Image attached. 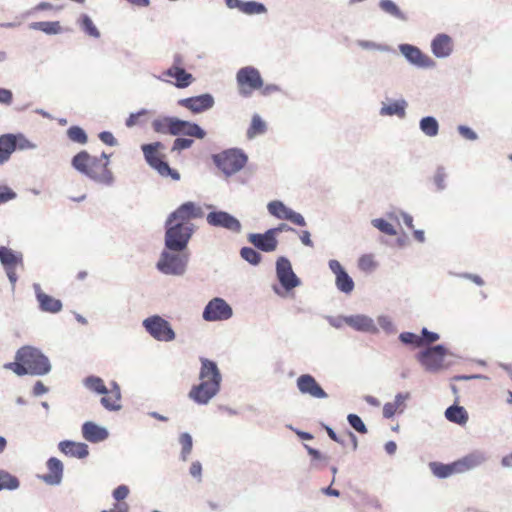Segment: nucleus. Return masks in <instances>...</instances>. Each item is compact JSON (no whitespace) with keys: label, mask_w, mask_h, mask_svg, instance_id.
Returning <instances> with one entry per match:
<instances>
[{"label":"nucleus","mask_w":512,"mask_h":512,"mask_svg":"<svg viewBox=\"0 0 512 512\" xmlns=\"http://www.w3.org/2000/svg\"><path fill=\"white\" fill-rule=\"evenodd\" d=\"M200 383L194 385L189 397L198 404H207L220 389L221 374L215 362L201 358Z\"/></svg>","instance_id":"obj_1"},{"label":"nucleus","mask_w":512,"mask_h":512,"mask_svg":"<svg viewBox=\"0 0 512 512\" xmlns=\"http://www.w3.org/2000/svg\"><path fill=\"white\" fill-rule=\"evenodd\" d=\"M4 368L13 371L18 376L44 375L50 371V363L39 350L25 346L17 351L15 361L6 363Z\"/></svg>","instance_id":"obj_2"},{"label":"nucleus","mask_w":512,"mask_h":512,"mask_svg":"<svg viewBox=\"0 0 512 512\" xmlns=\"http://www.w3.org/2000/svg\"><path fill=\"white\" fill-rule=\"evenodd\" d=\"M72 166L80 173L101 183L110 184L113 180L112 172L109 170V156L101 153L100 156H93L83 150L72 158Z\"/></svg>","instance_id":"obj_3"},{"label":"nucleus","mask_w":512,"mask_h":512,"mask_svg":"<svg viewBox=\"0 0 512 512\" xmlns=\"http://www.w3.org/2000/svg\"><path fill=\"white\" fill-rule=\"evenodd\" d=\"M152 128L159 134L186 135L197 139H203L206 136V132L196 123L170 116H160L154 119Z\"/></svg>","instance_id":"obj_4"},{"label":"nucleus","mask_w":512,"mask_h":512,"mask_svg":"<svg viewBox=\"0 0 512 512\" xmlns=\"http://www.w3.org/2000/svg\"><path fill=\"white\" fill-rule=\"evenodd\" d=\"M164 148V144L158 141L150 144H143L141 147L146 162L161 176H170L173 180H179L180 174L176 170L170 168L169 164L165 161V154L163 153Z\"/></svg>","instance_id":"obj_5"},{"label":"nucleus","mask_w":512,"mask_h":512,"mask_svg":"<svg viewBox=\"0 0 512 512\" xmlns=\"http://www.w3.org/2000/svg\"><path fill=\"white\" fill-rule=\"evenodd\" d=\"M216 166L227 176L240 171L247 162V156L238 149H229L213 157Z\"/></svg>","instance_id":"obj_6"},{"label":"nucleus","mask_w":512,"mask_h":512,"mask_svg":"<svg viewBox=\"0 0 512 512\" xmlns=\"http://www.w3.org/2000/svg\"><path fill=\"white\" fill-rule=\"evenodd\" d=\"M448 354L449 352L444 345L437 344L421 350L416 355V359L426 371L436 373L443 368L444 359Z\"/></svg>","instance_id":"obj_7"},{"label":"nucleus","mask_w":512,"mask_h":512,"mask_svg":"<svg viewBox=\"0 0 512 512\" xmlns=\"http://www.w3.org/2000/svg\"><path fill=\"white\" fill-rule=\"evenodd\" d=\"M165 245L169 250L182 251L187 247V244L193 233V225H182L172 223L166 224Z\"/></svg>","instance_id":"obj_8"},{"label":"nucleus","mask_w":512,"mask_h":512,"mask_svg":"<svg viewBox=\"0 0 512 512\" xmlns=\"http://www.w3.org/2000/svg\"><path fill=\"white\" fill-rule=\"evenodd\" d=\"M239 93L244 96H250L255 90L263 86V80L259 71L251 66L241 68L236 75Z\"/></svg>","instance_id":"obj_9"},{"label":"nucleus","mask_w":512,"mask_h":512,"mask_svg":"<svg viewBox=\"0 0 512 512\" xmlns=\"http://www.w3.org/2000/svg\"><path fill=\"white\" fill-rule=\"evenodd\" d=\"M398 50L410 65L418 69H433L436 67V62L415 45L402 43L398 45Z\"/></svg>","instance_id":"obj_10"},{"label":"nucleus","mask_w":512,"mask_h":512,"mask_svg":"<svg viewBox=\"0 0 512 512\" xmlns=\"http://www.w3.org/2000/svg\"><path fill=\"white\" fill-rule=\"evenodd\" d=\"M143 326L158 341L169 342L175 339V332L169 322L158 315L146 318L143 321Z\"/></svg>","instance_id":"obj_11"},{"label":"nucleus","mask_w":512,"mask_h":512,"mask_svg":"<svg viewBox=\"0 0 512 512\" xmlns=\"http://www.w3.org/2000/svg\"><path fill=\"white\" fill-rule=\"evenodd\" d=\"M0 262L4 267L9 281L12 286H15L18 276L16 271L18 268L23 269V254L21 252L13 251L12 249L1 246L0 247Z\"/></svg>","instance_id":"obj_12"},{"label":"nucleus","mask_w":512,"mask_h":512,"mask_svg":"<svg viewBox=\"0 0 512 512\" xmlns=\"http://www.w3.org/2000/svg\"><path fill=\"white\" fill-rule=\"evenodd\" d=\"M328 267L334 275L336 289L344 295H350L355 289V282L344 266L335 259L328 262Z\"/></svg>","instance_id":"obj_13"},{"label":"nucleus","mask_w":512,"mask_h":512,"mask_svg":"<svg viewBox=\"0 0 512 512\" xmlns=\"http://www.w3.org/2000/svg\"><path fill=\"white\" fill-rule=\"evenodd\" d=\"M187 265V256L163 252L157 263V268L165 274L182 275Z\"/></svg>","instance_id":"obj_14"},{"label":"nucleus","mask_w":512,"mask_h":512,"mask_svg":"<svg viewBox=\"0 0 512 512\" xmlns=\"http://www.w3.org/2000/svg\"><path fill=\"white\" fill-rule=\"evenodd\" d=\"M203 211L200 206L193 202H186L178 207L168 218L167 225L172 223L182 225H192L190 221L192 219L201 218Z\"/></svg>","instance_id":"obj_15"},{"label":"nucleus","mask_w":512,"mask_h":512,"mask_svg":"<svg viewBox=\"0 0 512 512\" xmlns=\"http://www.w3.org/2000/svg\"><path fill=\"white\" fill-rule=\"evenodd\" d=\"M276 275L286 291H290L300 285V280L294 273L291 262L286 257L281 256L277 259Z\"/></svg>","instance_id":"obj_16"},{"label":"nucleus","mask_w":512,"mask_h":512,"mask_svg":"<svg viewBox=\"0 0 512 512\" xmlns=\"http://www.w3.org/2000/svg\"><path fill=\"white\" fill-rule=\"evenodd\" d=\"M232 316V308L222 298H213L208 302L204 311L203 318L206 321H223Z\"/></svg>","instance_id":"obj_17"},{"label":"nucleus","mask_w":512,"mask_h":512,"mask_svg":"<svg viewBox=\"0 0 512 512\" xmlns=\"http://www.w3.org/2000/svg\"><path fill=\"white\" fill-rule=\"evenodd\" d=\"M183 58L181 55L177 54L174 56L173 65L164 71L163 75L174 78V85L178 88H186L188 87L194 80L191 73L186 72L183 67Z\"/></svg>","instance_id":"obj_18"},{"label":"nucleus","mask_w":512,"mask_h":512,"mask_svg":"<svg viewBox=\"0 0 512 512\" xmlns=\"http://www.w3.org/2000/svg\"><path fill=\"white\" fill-rule=\"evenodd\" d=\"M267 208L269 213L278 219L288 220L298 226H305L303 216L286 207L281 201H272L268 204Z\"/></svg>","instance_id":"obj_19"},{"label":"nucleus","mask_w":512,"mask_h":512,"mask_svg":"<svg viewBox=\"0 0 512 512\" xmlns=\"http://www.w3.org/2000/svg\"><path fill=\"white\" fill-rule=\"evenodd\" d=\"M206 219L208 224L214 227H222L233 232H239L241 230L240 222L224 211L210 212Z\"/></svg>","instance_id":"obj_20"},{"label":"nucleus","mask_w":512,"mask_h":512,"mask_svg":"<svg viewBox=\"0 0 512 512\" xmlns=\"http://www.w3.org/2000/svg\"><path fill=\"white\" fill-rule=\"evenodd\" d=\"M248 241L257 249L264 252H273L277 249L278 240L275 230H267L265 233H254L248 236Z\"/></svg>","instance_id":"obj_21"},{"label":"nucleus","mask_w":512,"mask_h":512,"mask_svg":"<svg viewBox=\"0 0 512 512\" xmlns=\"http://www.w3.org/2000/svg\"><path fill=\"white\" fill-rule=\"evenodd\" d=\"M487 460L488 456L486 452L482 450H474L464 457L456 460L458 472L461 474L473 470L486 463Z\"/></svg>","instance_id":"obj_22"},{"label":"nucleus","mask_w":512,"mask_h":512,"mask_svg":"<svg viewBox=\"0 0 512 512\" xmlns=\"http://www.w3.org/2000/svg\"><path fill=\"white\" fill-rule=\"evenodd\" d=\"M431 51L436 58L444 59L453 52V40L446 33H438L431 41Z\"/></svg>","instance_id":"obj_23"},{"label":"nucleus","mask_w":512,"mask_h":512,"mask_svg":"<svg viewBox=\"0 0 512 512\" xmlns=\"http://www.w3.org/2000/svg\"><path fill=\"white\" fill-rule=\"evenodd\" d=\"M346 324L358 332L370 334H377L379 332L374 320L365 314L347 316Z\"/></svg>","instance_id":"obj_24"},{"label":"nucleus","mask_w":512,"mask_h":512,"mask_svg":"<svg viewBox=\"0 0 512 512\" xmlns=\"http://www.w3.org/2000/svg\"><path fill=\"white\" fill-rule=\"evenodd\" d=\"M178 104L187 108L193 113H201L213 106L214 99L210 94H203L195 97L181 99L179 100Z\"/></svg>","instance_id":"obj_25"},{"label":"nucleus","mask_w":512,"mask_h":512,"mask_svg":"<svg viewBox=\"0 0 512 512\" xmlns=\"http://www.w3.org/2000/svg\"><path fill=\"white\" fill-rule=\"evenodd\" d=\"M34 288L41 311L55 314L62 310L63 305L59 299L43 292L38 284L34 285Z\"/></svg>","instance_id":"obj_26"},{"label":"nucleus","mask_w":512,"mask_h":512,"mask_svg":"<svg viewBox=\"0 0 512 512\" xmlns=\"http://www.w3.org/2000/svg\"><path fill=\"white\" fill-rule=\"evenodd\" d=\"M82 436L91 443H99L106 440L109 436L108 431L92 421H87L82 425Z\"/></svg>","instance_id":"obj_27"},{"label":"nucleus","mask_w":512,"mask_h":512,"mask_svg":"<svg viewBox=\"0 0 512 512\" xmlns=\"http://www.w3.org/2000/svg\"><path fill=\"white\" fill-rule=\"evenodd\" d=\"M58 448L65 455L79 459H83L89 454L87 444L82 442L64 440L59 443Z\"/></svg>","instance_id":"obj_28"},{"label":"nucleus","mask_w":512,"mask_h":512,"mask_svg":"<svg viewBox=\"0 0 512 512\" xmlns=\"http://www.w3.org/2000/svg\"><path fill=\"white\" fill-rule=\"evenodd\" d=\"M104 396L101 398V404L111 411L121 408V392L118 384L113 382L111 388H106V392L102 393Z\"/></svg>","instance_id":"obj_29"},{"label":"nucleus","mask_w":512,"mask_h":512,"mask_svg":"<svg viewBox=\"0 0 512 512\" xmlns=\"http://www.w3.org/2000/svg\"><path fill=\"white\" fill-rule=\"evenodd\" d=\"M410 398V393H397L393 402H387L383 406V417L392 418L397 412L402 413L406 407V401Z\"/></svg>","instance_id":"obj_30"},{"label":"nucleus","mask_w":512,"mask_h":512,"mask_svg":"<svg viewBox=\"0 0 512 512\" xmlns=\"http://www.w3.org/2000/svg\"><path fill=\"white\" fill-rule=\"evenodd\" d=\"M47 469L48 473L45 474L42 479L50 485H56L61 482L62 475H63V464L62 462L55 458L51 457L47 461Z\"/></svg>","instance_id":"obj_31"},{"label":"nucleus","mask_w":512,"mask_h":512,"mask_svg":"<svg viewBox=\"0 0 512 512\" xmlns=\"http://www.w3.org/2000/svg\"><path fill=\"white\" fill-rule=\"evenodd\" d=\"M407 106H408V103L404 98L395 100L390 104H385L384 102H382L381 108L379 110V115L380 116H397L402 119L406 116Z\"/></svg>","instance_id":"obj_32"},{"label":"nucleus","mask_w":512,"mask_h":512,"mask_svg":"<svg viewBox=\"0 0 512 512\" xmlns=\"http://www.w3.org/2000/svg\"><path fill=\"white\" fill-rule=\"evenodd\" d=\"M17 148L16 135L4 134L0 136V164L8 161Z\"/></svg>","instance_id":"obj_33"},{"label":"nucleus","mask_w":512,"mask_h":512,"mask_svg":"<svg viewBox=\"0 0 512 512\" xmlns=\"http://www.w3.org/2000/svg\"><path fill=\"white\" fill-rule=\"evenodd\" d=\"M429 468L434 476L440 479H445L453 474H459L456 461L444 464L441 462H430Z\"/></svg>","instance_id":"obj_34"},{"label":"nucleus","mask_w":512,"mask_h":512,"mask_svg":"<svg viewBox=\"0 0 512 512\" xmlns=\"http://www.w3.org/2000/svg\"><path fill=\"white\" fill-rule=\"evenodd\" d=\"M445 417L450 422L458 425H465L468 421L467 411L464 407L457 404H453L445 410Z\"/></svg>","instance_id":"obj_35"},{"label":"nucleus","mask_w":512,"mask_h":512,"mask_svg":"<svg viewBox=\"0 0 512 512\" xmlns=\"http://www.w3.org/2000/svg\"><path fill=\"white\" fill-rule=\"evenodd\" d=\"M297 386L302 393H308L314 397H320V386L310 375H302L297 380Z\"/></svg>","instance_id":"obj_36"},{"label":"nucleus","mask_w":512,"mask_h":512,"mask_svg":"<svg viewBox=\"0 0 512 512\" xmlns=\"http://www.w3.org/2000/svg\"><path fill=\"white\" fill-rule=\"evenodd\" d=\"M322 428L326 430L327 434L333 441L341 444L342 446H345L346 441L349 440L351 442L352 450L357 449L358 439L354 433L347 431L343 435L338 436L331 427L322 424Z\"/></svg>","instance_id":"obj_37"},{"label":"nucleus","mask_w":512,"mask_h":512,"mask_svg":"<svg viewBox=\"0 0 512 512\" xmlns=\"http://www.w3.org/2000/svg\"><path fill=\"white\" fill-rule=\"evenodd\" d=\"M419 129L427 137H435L439 133V122L434 116H425L419 121Z\"/></svg>","instance_id":"obj_38"},{"label":"nucleus","mask_w":512,"mask_h":512,"mask_svg":"<svg viewBox=\"0 0 512 512\" xmlns=\"http://www.w3.org/2000/svg\"><path fill=\"white\" fill-rule=\"evenodd\" d=\"M379 8L386 14L392 16L395 19L405 21L406 15L401 11L398 5L392 0H380Z\"/></svg>","instance_id":"obj_39"},{"label":"nucleus","mask_w":512,"mask_h":512,"mask_svg":"<svg viewBox=\"0 0 512 512\" xmlns=\"http://www.w3.org/2000/svg\"><path fill=\"white\" fill-rule=\"evenodd\" d=\"M80 28L92 38H99L100 31L97 29L92 19L87 14H82L78 19Z\"/></svg>","instance_id":"obj_40"},{"label":"nucleus","mask_w":512,"mask_h":512,"mask_svg":"<svg viewBox=\"0 0 512 512\" xmlns=\"http://www.w3.org/2000/svg\"><path fill=\"white\" fill-rule=\"evenodd\" d=\"M265 131L266 123L258 114L253 115L250 127L247 130V137L249 139H253L256 136L265 133Z\"/></svg>","instance_id":"obj_41"},{"label":"nucleus","mask_w":512,"mask_h":512,"mask_svg":"<svg viewBox=\"0 0 512 512\" xmlns=\"http://www.w3.org/2000/svg\"><path fill=\"white\" fill-rule=\"evenodd\" d=\"M150 115V111L147 109H141L135 113H131L129 117L125 121V125L128 128H132L134 126H141L145 124Z\"/></svg>","instance_id":"obj_42"},{"label":"nucleus","mask_w":512,"mask_h":512,"mask_svg":"<svg viewBox=\"0 0 512 512\" xmlns=\"http://www.w3.org/2000/svg\"><path fill=\"white\" fill-rule=\"evenodd\" d=\"M19 484L17 477L11 475L7 471L0 470V491L15 490L19 487Z\"/></svg>","instance_id":"obj_43"},{"label":"nucleus","mask_w":512,"mask_h":512,"mask_svg":"<svg viewBox=\"0 0 512 512\" xmlns=\"http://www.w3.org/2000/svg\"><path fill=\"white\" fill-rule=\"evenodd\" d=\"M30 27L32 29L40 30L47 34H57L61 31V26H60L59 22H48V21L34 22L30 25Z\"/></svg>","instance_id":"obj_44"},{"label":"nucleus","mask_w":512,"mask_h":512,"mask_svg":"<svg viewBox=\"0 0 512 512\" xmlns=\"http://www.w3.org/2000/svg\"><path fill=\"white\" fill-rule=\"evenodd\" d=\"M240 11L247 15H254V14H263L267 10H266V7L261 3H258L255 1H247V2L243 1Z\"/></svg>","instance_id":"obj_45"},{"label":"nucleus","mask_w":512,"mask_h":512,"mask_svg":"<svg viewBox=\"0 0 512 512\" xmlns=\"http://www.w3.org/2000/svg\"><path fill=\"white\" fill-rule=\"evenodd\" d=\"M356 44L363 50L390 52L391 47L386 44H380L370 40H357Z\"/></svg>","instance_id":"obj_46"},{"label":"nucleus","mask_w":512,"mask_h":512,"mask_svg":"<svg viewBox=\"0 0 512 512\" xmlns=\"http://www.w3.org/2000/svg\"><path fill=\"white\" fill-rule=\"evenodd\" d=\"M371 224L373 227H375L376 229H378L379 231L386 235H397V230L395 229V227L383 218H375L371 221Z\"/></svg>","instance_id":"obj_47"},{"label":"nucleus","mask_w":512,"mask_h":512,"mask_svg":"<svg viewBox=\"0 0 512 512\" xmlns=\"http://www.w3.org/2000/svg\"><path fill=\"white\" fill-rule=\"evenodd\" d=\"M67 136L71 141L79 144H85L88 140L85 131L79 126H71L68 128Z\"/></svg>","instance_id":"obj_48"},{"label":"nucleus","mask_w":512,"mask_h":512,"mask_svg":"<svg viewBox=\"0 0 512 512\" xmlns=\"http://www.w3.org/2000/svg\"><path fill=\"white\" fill-rule=\"evenodd\" d=\"M85 386L99 394H102L106 392V386L104 384V381L100 377L96 376H89L84 380Z\"/></svg>","instance_id":"obj_49"},{"label":"nucleus","mask_w":512,"mask_h":512,"mask_svg":"<svg viewBox=\"0 0 512 512\" xmlns=\"http://www.w3.org/2000/svg\"><path fill=\"white\" fill-rule=\"evenodd\" d=\"M241 257L252 265H257L261 262L262 256L256 250L250 247H243L240 251Z\"/></svg>","instance_id":"obj_50"},{"label":"nucleus","mask_w":512,"mask_h":512,"mask_svg":"<svg viewBox=\"0 0 512 512\" xmlns=\"http://www.w3.org/2000/svg\"><path fill=\"white\" fill-rule=\"evenodd\" d=\"M399 340L403 344L413 345L415 347H420V346L423 345V341H422L421 337L419 335L415 334V333H412V332H402V333H400Z\"/></svg>","instance_id":"obj_51"},{"label":"nucleus","mask_w":512,"mask_h":512,"mask_svg":"<svg viewBox=\"0 0 512 512\" xmlns=\"http://www.w3.org/2000/svg\"><path fill=\"white\" fill-rule=\"evenodd\" d=\"M347 421L349 425L358 433L365 434L367 433V427L363 420L357 414H348Z\"/></svg>","instance_id":"obj_52"},{"label":"nucleus","mask_w":512,"mask_h":512,"mask_svg":"<svg viewBox=\"0 0 512 512\" xmlns=\"http://www.w3.org/2000/svg\"><path fill=\"white\" fill-rule=\"evenodd\" d=\"M358 267L364 272H371L376 268V263L372 255L366 254L359 258Z\"/></svg>","instance_id":"obj_53"},{"label":"nucleus","mask_w":512,"mask_h":512,"mask_svg":"<svg viewBox=\"0 0 512 512\" xmlns=\"http://www.w3.org/2000/svg\"><path fill=\"white\" fill-rule=\"evenodd\" d=\"M378 325L387 333L394 334L397 332V329L389 316L381 315L377 319Z\"/></svg>","instance_id":"obj_54"},{"label":"nucleus","mask_w":512,"mask_h":512,"mask_svg":"<svg viewBox=\"0 0 512 512\" xmlns=\"http://www.w3.org/2000/svg\"><path fill=\"white\" fill-rule=\"evenodd\" d=\"M179 442L182 446L183 459L186 460L192 450V437L188 433H182Z\"/></svg>","instance_id":"obj_55"},{"label":"nucleus","mask_w":512,"mask_h":512,"mask_svg":"<svg viewBox=\"0 0 512 512\" xmlns=\"http://www.w3.org/2000/svg\"><path fill=\"white\" fill-rule=\"evenodd\" d=\"M421 339L423 341V345L427 344L430 345L432 343H435L439 340L440 336L436 332L429 331L427 328H423L421 330Z\"/></svg>","instance_id":"obj_56"},{"label":"nucleus","mask_w":512,"mask_h":512,"mask_svg":"<svg viewBox=\"0 0 512 512\" xmlns=\"http://www.w3.org/2000/svg\"><path fill=\"white\" fill-rule=\"evenodd\" d=\"M458 133L465 139L475 141L478 139L477 133L466 125H459L457 127Z\"/></svg>","instance_id":"obj_57"},{"label":"nucleus","mask_w":512,"mask_h":512,"mask_svg":"<svg viewBox=\"0 0 512 512\" xmlns=\"http://www.w3.org/2000/svg\"><path fill=\"white\" fill-rule=\"evenodd\" d=\"M193 140L188 138H176L173 142L172 151H182L192 146Z\"/></svg>","instance_id":"obj_58"},{"label":"nucleus","mask_w":512,"mask_h":512,"mask_svg":"<svg viewBox=\"0 0 512 512\" xmlns=\"http://www.w3.org/2000/svg\"><path fill=\"white\" fill-rule=\"evenodd\" d=\"M445 179H446V173L443 167H439L436 171V174L434 176V183L436 184L437 188L439 190H444L445 185Z\"/></svg>","instance_id":"obj_59"},{"label":"nucleus","mask_w":512,"mask_h":512,"mask_svg":"<svg viewBox=\"0 0 512 512\" xmlns=\"http://www.w3.org/2000/svg\"><path fill=\"white\" fill-rule=\"evenodd\" d=\"M16 197V193L7 186H0V205Z\"/></svg>","instance_id":"obj_60"},{"label":"nucleus","mask_w":512,"mask_h":512,"mask_svg":"<svg viewBox=\"0 0 512 512\" xmlns=\"http://www.w3.org/2000/svg\"><path fill=\"white\" fill-rule=\"evenodd\" d=\"M129 494V489L127 486L125 485H120L118 486L114 491H113V497L118 501L120 502L121 500H124Z\"/></svg>","instance_id":"obj_61"},{"label":"nucleus","mask_w":512,"mask_h":512,"mask_svg":"<svg viewBox=\"0 0 512 512\" xmlns=\"http://www.w3.org/2000/svg\"><path fill=\"white\" fill-rule=\"evenodd\" d=\"M100 140L109 146H115L117 144V140L113 136L111 132L104 131L99 134Z\"/></svg>","instance_id":"obj_62"},{"label":"nucleus","mask_w":512,"mask_h":512,"mask_svg":"<svg viewBox=\"0 0 512 512\" xmlns=\"http://www.w3.org/2000/svg\"><path fill=\"white\" fill-rule=\"evenodd\" d=\"M458 276L460 278H464V279L470 280V281H472L473 283H475L478 286H483L485 284L484 280L479 275H477V274L461 273V274H458Z\"/></svg>","instance_id":"obj_63"},{"label":"nucleus","mask_w":512,"mask_h":512,"mask_svg":"<svg viewBox=\"0 0 512 512\" xmlns=\"http://www.w3.org/2000/svg\"><path fill=\"white\" fill-rule=\"evenodd\" d=\"M102 512H129V505L126 502H118L110 510H103Z\"/></svg>","instance_id":"obj_64"}]
</instances>
